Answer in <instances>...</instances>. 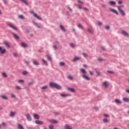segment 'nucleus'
I'll use <instances>...</instances> for the list:
<instances>
[{
	"instance_id": "f257e3e1",
	"label": "nucleus",
	"mask_w": 129,
	"mask_h": 129,
	"mask_svg": "<svg viewBox=\"0 0 129 129\" xmlns=\"http://www.w3.org/2000/svg\"><path fill=\"white\" fill-rule=\"evenodd\" d=\"M49 86L51 88H55L56 89H57L58 90H60L62 87L61 86L58 85V84H56L54 82H51L49 83Z\"/></svg>"
},
{
	"instance_id": "f03ea898",
	"label": "nucleus",
	"mask_w": 129,
	"mask_h": 129,
	"mask_svg": "<svg viewBox=\"0 0 129 129\" xmlns=\"http://www.w3.org/2000/svg\"><path fill=\"white\" fill-rule=\"evenodd\" d=\"M120 8H123V6H118L117 7V9L120 13V14H121V15H122V16L123 17H124V16H125V13H124V11H123L122 10H121V9H120Z\"/></svg>"
},
{
	"instance_id": "7ed1b4c3",
	"label": "nucleus",
	"mask_w": 129,
	"mask_h": 129,
	"mask_svg": "<svg viewBox=\"0 0 129 129\" xmlns=\"http://www.w3.org/2000/svg\"><path fill=\"white\" fill-rule=\"evenodd\" d=\"M30 14H33L34 17L36 18V19H38V20H39L40 21H42V18L41 17H40L39 16H38V15H37V14L34 13L33 11L30 10Z\"/></svg>"
},
{
	"instance_id": "20e7f679",
	"label": "nucleus",
	"mask_w": 129,
	"mask_h": 129,
	"mask_svg": "<svg viewBox=\"0 0 129 129\" xmlns=\"http://www.w3.org/2000/svg\"><path fill=\"white\" fill-rule=\"evenodd\" d=\"M7 50H6L5 48H3L2 46H0V53L1 54H4L6 53V51Z\"/></svg>"
},
{
	"instance_id": "39448f33",
	"label": "nucleus",
	"mask_w": 129,
	"mask_h": 129,
	"mask_svg": "<svg viewBox=\"0 0 129 129\" xmlns=\"http://www.w3.org/2000/svg\"><path fill=\"white\" fill-rule=\"evenodd\" d=\"M121 34L123 35V36H125V37H127V36H128V33L126 32V31L124 30H121Z\"/></svg>"
},
{
	"instance_id": "423d86ee",
	"label": "nucleus",
	"mask_w": 129,
	"mask_h": 129,
	"mask_svg": "<svg viewBox=\"0 0 129 129\" xmlns=\"http://www.w3.org/2000/svg\"><path fill=\"white\" fill-rule=\"evenodd\" d=\"M110 12H112V13H114V14H115L116 15H118V12H117V11L114 10V9H112L111 8L109 9Z\"/></svg>"
},
{
	"instance_id": "0eeeda50",
	"label": "nucleus",
	"mask_w": 129,
	"mask_h": 129,
	"mask_svg": "<svg viewBox=\"0 0 129 129\" xmlns=\"http://www.w3.org/2000/svg\"><path fill=\"white\" fill-rule=\"evenodd\" d=\"M82 77H83L84 79L87 81L90 80V78L88 77L87 75H82Z\"/></svg>"
},
{
	"instance_id": "6e6552de",
	"label": "nucleus",
	"mask_w": 129,
	"mask_h": 129,
	"mask_svg": "<svg viewBox=\"0 0 129 129\" xmlns=\"http://www.w3.org/2000/svg\"><path fill=\"white\" fill-rule=\"evenodd\" d=\"M81 59V57H75L73 59V62H76V61H78V60H80Z\"/></svg>"
},
{
	"instance_id": "1a4fd4ad",
	"label": "nucleus",
	"mask_w": 129,
	"mask_h": 129,
	"mask_svg": "<svg viewBox=\"0 0 129 129\" xmlns=\"http://www.w3.org/2000/svg\"><path fill=\"white\" fill-rule=\"evenodd\" d=\"M27 119L29 120V121H31L32 120V118L31 117V115L29 114H26Z\"/></svg>"
},
{
	"instance_id": "9d476101",
	"label": "nucleus",
	"mask_w": 129,
	"mask_h": 129,
	"mask_svg": "<svg viewBox=\"0 0 129 129\" xmlns=\"http://www.w3.org/2000/svg\"><path fill=\"white\" fill-rule=\"evenodd\" d=\"M4 44L7 47V48H11V46H10V44H9V42H7L6 41H4Z\"/></svg>"
},
{
	"instance_id": "9b49d317",
	"label": "nucleus",
	"mask_w": 129,
	"mask_h": 129,
	"mask_svg": "<svg viewBox=\"0 0 129 129\" xmlns=\"http://www.w3.org/2000/svg\"><path fill=\"white\" fill-rule=\"evenodd\" d=\"M21 46L22 47H23V48H27V47H28V44H27V43L22 42L21 43Z\"/></svg>"
},
{
	"instance_id": "f8f14e48",
	"label": "nucleus",
	"mask_w": 129,
	"mask_h": 129,
	"mask_svg": "<svg viewBox=\"0 0 129 129\" xmlns=\"http://www.w3.org/2000/svg\"><path fill=\"white\" fill-rule=\"evenodd\" d=\"M60 96L61 97H67L68 96H70V94H60Z\"/></svg>"
},
{
	"instance_id": "ddd939ff",
	"label": "nucleus",
	"mask_w": 129,
	"mask_h": 129,
	"mask_svg": "<svg viewBox=\"0 0 129 129\" xmlns=\"http://www.w3.org/2000/svg\"><path fill=\"white\" fill-rule=\"evenodd\" d=\"M8 26H9V27H10V28L13 29V30H15V31H17V30H18V29L17 28L15 27V26H14L12 24H8Z\"/></svg>"
},
{
	"instance_id": "4468645a",
	"label": "nucleus",
	"mask_w": 129,
	"mask_h": 129,
	"mask_svg": "<svg viewBox=\"0 0 129 129\" xmlns=\"http://www.w3.org/2000/svg\"><path fill=\"white\" fill-rule=\"evenodd\" d=\"M103 86H104V87H105L106 88H107V87H108V82H104L103 83Z\"/></svg>"
},
{
	"instance_id": "2eb2a0df",
	"label": "nucleus",
	"mask_w": 129,
	"mask_h": 129,
	"mask_svg": "<svg viewBox=\"0 0 129 129\" xmlns=\"http://www.w3.org/2000/svg\"><path fill=\"white\" fill-rule=\"evenodd\" d=\"M12 35L14 36V37L15 38V39H16V40H19V39H20V37H19L18 36H17V34H16L14 33H12Z\"/></svg>"
},
{
	"instance_id": "dca6fc26",
	"label": "nucleus",
	"mask_w": 129,
	"mask_h": 129,
	"mask_svg": "<svg viewBox=\"0 0 129 129\" xmlns=\"http://www.w3.org/2000/svg\"><path fill=\"white\" fill-rule=\"evenodd\" d=\"M33 116L35 119H39L40 118V116L37 114H33Z\"/></svg>"
},
{
	"instance_id": "f3484780",
	"label": "nucleus",
	"mask_w": 129,
	"mask_h": 129,
	"mask_svg": "<svg viewBox=\"0 0 129 129\" xmlns=\"http://www.w3.org/2000/svg\"><path fill=\"white\" fill-rule=\"evenodd\" d=\"M87 31L90 34H93V33L94 32V30L92 28L91 29L90 28H88Z\"/></svg>"
},
{
	"instance_id": "a211bd4d",
	"label": "nucleus",
	"mask_w": 129,
	"mask_h": 129,
	"mask_svg": "<svg viewBox=\"0 0 129 129\" xmlns=\"http://www.w3.org/2000/svg\"><path fill=\"white\" fill-rule=\"evenodd\" d=\"M35 123H36V124H43V123H44V122L42 121L36 120Z\"/></svg>"
},
{
	"instance_id": "6ab92c4d",
	"label": "nucleus",
	"mask_w": 129,
	"mask_h": 129,
	"mask_svg": "<svg viewBox=\"0 0 129 129\" xmlns=\"http://www.w3.org/2000/svg\"><path fill=\"white\" fill-rule=\"evenodd\" d=\"M59 27L61 31H62V32H66V29H65V28H64V26H63L62 25H60Z\"/></svg>"
},
{
	"instance_id": "aec40b11",
	"label": "nucleus",
	"mask_w": 129,
	"mask_h": 129,
	"mask_svg": "<svg viewBox=\"0 0 129 129\" xmlns=\"http://www.w3.org/2000/svg\"><path fill=\"white\" fill-rule=\"evenodd\" d=\"M80 71L81 72H82V73H83V74H87V72H86V71H85V70H84V69H80Z\"/></svg>"
},
{
	"instance_id": "412c9836",
	"label": "nucleus",
	"mask_w": 129,
	"mask_h": 129,
	"mask_svg": "<svg viewBox=\"0 0 129 129\" xmlns=\"http://www.w3.org/2000/svg\"><path fill=\"white\" fill-rule=\"evenodd\" d=\"M115 102H116V103H117L118 104H121V101L117 99H115Z\"/></svg>"
},
{
	"instance_id": "4be33fe9",
	"label": "nucleus",
	"mask_w": 129,
	"mask_h": 129,
	"mask_svg": "<svg viewBox=\"0 0 129 129\" xmlns=\"http://www.w3.org/2000/svg\"><path fill=\"white\" fill-rule=\"evenodd\" d=\"M68 90L71 91V92H75V90L72 88H68Z\"/></svg>"
},
{
	"instance_id": "5701e85b",
	"label": "nucleus",
	"mask_w": 129,
	"mask_h": 129,
	"mask_svg": "<svg viewBox=\"0 0 129 129\" xmlns=\"http://www.w3.org/2000/svg\"><path fill=\"white\" fill-rule=\"evenodd\" d=\"M16 115V112H10V116H11V117H13V116H14V115Z\"/></svg>"
},
{
	"instance_id": "b1692460",
	"label": "nucleus",
	"mask_w": 129,
	"mask_h": 129,
	"mask_svg": "<svg viewBox=\"0 0 129 129\" xmlns=\"http://www.w3.org/2000/svg\"><path fill=\"white\" fill-rule=\"evenodd\" d=\"M42 62L44 63V64L45 65V66H48V62L45 59H42Z\"/></svg>"
},
{
	"instance_id": "393cba45",
	"label": "nucleus",
	"mask_w": 129,
	"mask_h": 129,
	"mask_svg": "<svg viewBox=\"0 0 129 129\" xmlns=\"http://www.w3.org/2000/svg\"><path fill=\"white\" fill-rule=\"evenodd\" d=\"M64 127L66 129H72V127H70L68 124H66Z\"/></svg>"
},
{
	"instance_id": "a878e982",
	"label": "nucleus",
	"mask_w": 129,
	"mask_h": 129,
	"mask_svg": "<svg viewBox=\"0 0 129 129\" xmlns=\"http://www.w3.org/2000/svg\"><path fill=\"white\" fill-rule=\"evenodd\" d=\"M18 18L19 19H22V20H25V17H24V15H19Z\"/></svg>"
},
{
	"instance_id": "bb28decb",
	"label": "nucleus",
	"mask_w": 129,
	"mask_h": 129,
	"mask_svg": "<svg viewBox=\"0 0 129 129\" xmlns=\"http://www.w3.org/2000/svg\"><path fill=\"white\" fill-rule=\"evenodd\" d=\"M78 28H79V29H81L82 30H83L84 29L83 26L80 24H78Z\"/></svg>"
},
{
	"instance_id": "cd10ccee",
	"label": "nucleus",
	"mask_w": 129,
	"mask_h": 129,
	"mask_svg": "<svg viewBox=\"0 0 129 129\" xmlns=\"http://www.w3.org/2000/svg\"><path fill=\"white\" fill-rule=\"evenodd\" d=\"M1 97L2 98H3V99H5V100H8V98L7 97V96L4 95H1Z\"/></svg>"
},
{
	"instance_id": "c85d7f7f",
	"label": "nucleus",
	"mask_w": 129,
	"mask_h": 129,
	"mask_svg": "<svg viewBox=\"0 0 129 129\" xmlns=\"http://www.w3.org/2000/svg\"><path fill=\"white\" fill-rule=\"evenodd\" d=\"M33 63L34 65H35L36 66H38V65L39 64V62L35 61V60L33 61Z\"/></svg>"
},
{
	"instance_id": "c756f323",
	"label": "nucleus",
	"mask_w": 129,
	"mask_h": 129,
	"mask_svg": "<svg viewBox=\"0 0 129 129\" xmlns=\"http://www.w3.org/2000/svg\"><path fill=\"white\" fill-rule=\"evenodd\" d=\"M48 88V86H44L40 88L42 90H44V89H47Z\"/></svg>"
},
{
	"instance_id": "7c9ffc66",
	"label": "nucleus",
	"mask_w": 129,
	"mask_h": 129,
	"mask_svg": "<svg viewBox=\"0 0 129 129\" xmlns=\"http://www.w3.org/2000/svg\"><path fill=\"white\" fill-rule=\"evenodd\" d=\"M18 128L20 129H24V127H23V125H22L21 124H18Z\"/></svg>"
},
{
	"instance_id": "2f4dec72",
	"label": "nucleus",
	"mask_w": 129,
	"mask_h": 129,
	"mask_svg": "<svg viewBox=\"0 0 129 129\" xmlns=\"http://www.w3.org/2000/svg\"><path fill=\"white\" fill-rule=\"evenodd\" d=\"M122 99H123V101H125L126 102H127V101H129V99L126 97H124V98H123Z\"/></svg>"
},
{
	"instance_id": "473e14b6",
	"label": "nucleus",
	"mask_w": 129,
	"mask_h": 129,
	"mask_svg": "<svg viewBox=\"0 0 129 129\" xmlns=\"http://www.w3.org/2000/svg\"><path fill=\"white\" fill-rule=\"evenodd\" d=\"M109 4H110V5H111V6H113L115 5L116 3L114 1H110L109 2Z\"/></svg>"
},
{
	"instance_id": "72a5a7b5",
	"label": "nucleus",
	"mask_w": 129,
	"mask_h": 129,
	"mask_svg": "<svg viewBox=\"0 0 129 129\" xmlns=\"http://www.w3.org/2000/svg\"><path fill=\"white\" fill-rule=\"evenodd\" d=\"M46 57H47L48 60H49V61H52V57H51V56H50L49 54H47L46 55Z\"/></svg>"
},
{
	"instance_id": "f704fd0d",
	"label": "nucleus",
	"mask_w": 129,
	"mask_h": 129,
	"mask_svg": "<svg viewBox=\"0 0 129 129\" xmlns=\"http://www.w3.org/2000/svg\"><path fill=\"white\" fill-rule=\"evenodd\" d=\"M23 75H27V74H29V72L27 71H24L23 73H22Z\"/></svg>"
},
{
	"instance_id": "c9c22d12",
	"label": "nucleus",
	"mask_w": 129,
	"mask_h": 129,
	"mask_svg": "<svg viewBox=\"0 0 129 129\" xmlns=\"http://www.w3.org/2000/svg\"><path fill=\"white\" fill-rule=\"evenodd\" d=\"M2 74L3 77H5V78L8 77V75H7V74H6V73L3 72L2 73Z\"/></svg>"
},
{
	"instance_id": "e433bc0d",
	"label": "nucleus",
	"mask_w": 129,
	"mask_h": 129,
	"mask_svg": "<svg viewBox=\"0 0 129 129\" xmlns=\"http://www.w3.org/2000/svg\"><path fill=\"white\" fill-rule=\"evenodd\" d=\"M22 3H24V4L25 5H26V6H28V3H27V0H21Z\"/></svg>"
},
{
	"instance_id": "4c0bfd02",
	"label": "nucleus",
	"mask_w": 129,
	"mask_h": 129,
	"mask_svg": "<svg viewBox=\"0 0 129 129\" xmlns=\"http://www.w3.org/2000/svg\"><path fill=\"white\" fill-rule=\"evenodd\" d=\"M68 78H69V79H70V80H73L74 79L73 77H72V76L71 75L68 76Z\"/></svg>"
},
{
	"instance_id": "58836bf2",
	"label": "nucleus",
	"mask_w": 129,
	"mask_h": 129,
	"mask_svg": "<svg viewBox=\"0 0 129 129\" xmlns=\"http://www.w3.org/2000/svg\"><path fill=\"white\" fill-rule=\"evenodd\" d=\"M97 25H98V26H101V25H102V23L100 21H98L97 22Z\"/></svg>"
},
{
	"instance_id": "ea45409f",
	"label": "nucleus",
	"mask_w": 129,
	"mask_h": 129,
	"mask_svg": "<svg viewBox=\"0 0 129 129\" xmlns=\"http://www.w3.org/2000/svg\"><path fill=\"white\" fill-rule=\"evenodd\" d=\"M107 72L110 74H114V72L112 71H107Z\"/></svg>"
},
{
	"instance_id": "a19ab883",
	"label": "nucleus",
	"mask_w": 129,
	"mask_h": 129,
	"mask_svg": "<svg viewBox=\"0 0 129 129\" xmlns=\"http://www.w3.org/2000/svg\"><path fill=\"white\" fill-rule=\"evenodd\" d=\"M49 129H54V125H49L48 126Z\"/></svg>"
},
{
	"instance_id": "79ce46f5",
	"label": "nucleus",
	"mask_w": 129,
	"mask_h": 129,
	"mask_svg": "<svg viewBox=\"0 0 129 129\" xmlns=\"http://www.w3.org/2000/svg\"><path fill=\"white\" fill-rule=\"evenodd\" d=\"M60 66H64L65 65V62H59Z\"/></svg>"
},
{
	"instance_id": "37998d69",
	"label": "nucleus",
	"mask_w": 129,
	"mask_h": 129,
	"mask_svg": "<svg viewBox=\"0 0 129 129\" xmlns=\"http://www.w3.org/2000/svg\"><path fill=\"white\" fill-rule=\"evenodd\" d=\"M103 121V122H108V119L107 118H104Z\"/></svg>"
},
{
	"instance_id": "c03bdc74",
	"label": "nucleus",
	"mask_w": 129,
	"mask_h": 129,
	"mask_svg": "<svg viewBox=\"0 0 129 129\" xmlns=\"http://www.w3.org/2000/svg\"><path fill=\"white\" fill-rule=\"evenodd\" d=\"M33 82L32 81L30 83H29L28 84H27V86H31V85H33Z\"/></svg>"
},
{
	"instance_id": "a18cd8bd",
	"label": "nucleus",
	"mask_w": 129,
	"mask_h": 129,
	"mask_svg": "<svg viewBox=\"0 0 129 129\" xmlns=\"http://www.w3.org/2000/svg\"><path fill=\"white\" fill-rule=\"evenodd\" d=\"M70 46L72 47V48H74V47H75V44H74V43H71L70 44Z\"/></svg>"
},
{
	"instance_id": "49530a36",
	"label": "nucleus",
	"mask_w": 129,
	"mask_h": 129,
	"mask_svg": "<svg viewBox=\"0 0 129 129\" xmlns=\"http://www.w3.org/2000/svg\"><path fill=\"white\" fill-rule=\"evenodd\" d=\"M13 55L14 56V57H18V53H17L16 52H14Z\"/></svg>"
},
{
	"instance_id": "de8ad7c7",
	"label": "nucleus",
	"mask_w": 129,
	"mask_h": 129,
	"mask_svg": "<svg viewBox=\"0 0 129 129\" xmlns=\"http://www.w3.org/2000/svg\"><path fill=\"white\" fill-rule=\"evenodd\" d=\"M52 122H53V123H57L58 121L56 120H52Z\"/></svg>"
},
{
	"instance_id": "09e8293b",
	"label": "nucleus",
	"mask_w": 129,
	"mask_h": 129,
	"mask_svg": "<svg viewBox=\"0 0 129 129\" xmlns=\"http://www.w3.org/2000/svg\"><path fill=\"white\" fill-rule=\"evenodd\" d=\"M18 82H19V83H21V82L22 83H24V81L23 80H19L18 81Z\"/></svg>"
},
{
	"instance_id": "8fccbe9b",
	"label": "nucleus",
	"mask_w": 129,
	"mask_h": 129,
	"mask_svg": "<svg viewBox=\"0 0 129 129\" xmlns=\"http://www.w3.org/2000/svg\"><path fill=\"white\" fill-rule=\"evenodd\" d=\"M105 29H106V30H109L110 27H109V26H106L105 27Z\"/></svg>"
},
{
	"instance_id": "3c124183",
	"label": "nucleus",
	"mask_w": 129,
	"mask_h": 129,
	"mask_svg": "<svg viewBox=\"0 0 129 129\" xmlns=\"http://www.w3.org/2000/svg\"><path fill=\"white\" fill-rule=\"evenodd\" d=\"M83 55L84 56H85L86 58L88 57L87 54L85 53H83Z\"/></svg>"
},
{
	"instance_id": "603ef678",
	"label": "nucleus",
	"mask_w": 129,
	"mask_h": 129,
	"mask_svg": "<svg viewBox=\"0 0 129 129\" xmlns=\"http://www.w3.org/2000/svg\"><path fill=\"white\" fill-rule=\"evenodd\" d=\"M11 95V97H12L13 98H16V96L14 95V94H12Z\"/></svg>"
},
{
	"instance_id": "864d4df0",
	"label": "nucleus",
	"mask_w": 129,
	"mask_h": 129,
	"mask_svg": "<svg viewBox=\"0 0 129 129\" xmlns=\"http://www.w3.org/2000/svg\"><path fill=\"white\" fill-rule=\"evenodd\" d=\"M94 109H95V110H99V108L97 107H94Z\"/></svg>"
},
{
	"instance_id": "5fc2aeb1",
	"label": "nucleus",
	"mask_w": 129,
	"mask_h": 129,
	"mask_svg": "<svg viewBox=\"0 0 129 129\" xmlns=\"http://www.w3.org/2000/svg\"><path fill=\"white\" fill-rule=\"evenodd\" d=\"M97 60L98 61H103V59H102V58H97Z\"/></svg>"
},
{
	"instance_id": "6e6d98bb",
	"label": "nucleus",
	"mask_w": 129,
	"mask_h": 129,
	"mask_svg": "<svg viewBox=\"0 0 129 129\" xmlns=\"http://www.w3.org/2000/svg\"><path fill=\"white\" fill-rule=\"evenodd\" d=\"M53 48H54V50H57V46L56 45H53Z\"/></svg>"
},
{
	"instance_id": "4d7b16f0",
	"label": "nucleus",
	"mask_w": 129,
	"mask_h": 129,
	"mask_svg": "<svg viewBox=\"0 0 129 129\" xmlns=\"http://www.w3.org/2000/svg\"><path fill=\"white\" fill-rule=\"evenodd\" d=\"M68 9L69 10L70 12H72V9H71L69 6H68Z\"/></svg>"
},
{
	"instance_id": "13d9d810",
	"label": "nucleus",
	"mask_w": 129,
	"mask_h": 129,
	"mask_svg": "<svg viewBox=\"0 0 129 129\" xmlns=\"http://www.w3.org/2000/svg\"><path fill=\"white\" fill-rule=\"evenodd\" d=\"M16 89H19V90H21V87H19L18 86H16Z\"/></svg>"
},
{
	"instance_id": "bf43d9fd",
	"label": "nucleus",
	"mask_w": 129,
	"mask_h": 129,
	"mask_svg": "<svg viewBox=\"0 0 129 129\" xmlns=\"http://www.w3.org/2000/svg\"><path fill=\"white\" fill-rule=\"evenodd\" d=\"M89 72L90 75H93V73L92 72H91V71H89Z\"/></svg>"
},
{
	"instance_id": "052dcab7",
	"label": "nucleus",
	"mask_w": 129,
	"mask_h": 129,
	"mask_svg": "<svg viewBox=\"0 0 129 129\" xmlns=\"http://www.w3.org/2000/svg\"><path fill=\"white\" fill-rule=\"evenodd\" d=\"M104 116L105 117H108V116H109L108 114H104Z\"/></svg>"
},
{
	"instance_id": "680f3d73",
	"label": "nucleus",
	"mask_w": 129,
	"mask_h": 129,
	"mask_svg": "<svg viewBox=\"0 0 129 129\" xmlns=\"http://www.w3.org/2000/svg\"><path fill=\"white\" fill-rule=\"evenodd\" d=\"M101 49L102 50H103V51H105V47H103V46H102L101 47Z\"/></svg>"
},
{
	"instance_id": "e2e57ef3",
	"label": "nucleus",
	"mask_w": 129,
	"mask_h": 129,
	"mask_svg": "<svg viewBox=\"0 0 129 129\" xmlns=\"http://www.w3.org/2000/svg\"><path fill=\"white\" fill-rule=\"evenodd\" d=\"M96 73L97 74H98V75L99 76L100 75V72H98V71H96Z\"/></svg>"
},
{
	"instance_id": "0e129e2a",
	"label": "nucleus",
	"mask_w": 129,
	"mask_h": 129,
	"mask_svg": "<svg viewBox=\"0 0 129 129\" xmlns=\"http://www.w3.org/2000/svg\"><path fill=\"white\" fill-rule=\"evenodd\" d=\"M118 3L119 4V5H121V4H122V2L121 1H119L118 2Z\"/></svg>"
},
{
	"instance_id": "69168bd1",
	"label": "nucleus",
	"mask_w": 129,
	"mask_h": 129,
	"mask_svg": "<svg viewBox=\"0 0 129 129\" xmlns=\"http://www.w3.org/2000/svg\"><path fill=\"white\" fill-rule=\"evenodd\" d=\"M33 24H34V25H35V26H38V23H36V22H34Z\"/></svg>"
},
{
	"instance_id": "338daca9",
	"label": "nucleus",
	"mask_w": 129,
	"mask_h": 129,
	"mask_svg": "<svg viewBox=\"0 0 129 129\" xmlns=\"http://www.w3.org/2000/svg\"><path fill=\"white\" fill-rule=\"evenodd\" d=\"M83 10H84L85 11H88V9L87 8H83Z\"/></svg>"
},
{
	"instance_id": "774afa93",
	"label": "nucleus",
	"mask_w": 129,
	"mask_h": 129,
	"mask_svg": "<svg viewBox=\"0 0 129 129\" xmlns=\"http://www.w3.org/2000/svg\"><path fill=\"white\" fill-rule=\"evenodd\" d=\"M2 125H3L4 126H6V123H5V122H3Z\"/></svg>"
}]
</instances>
